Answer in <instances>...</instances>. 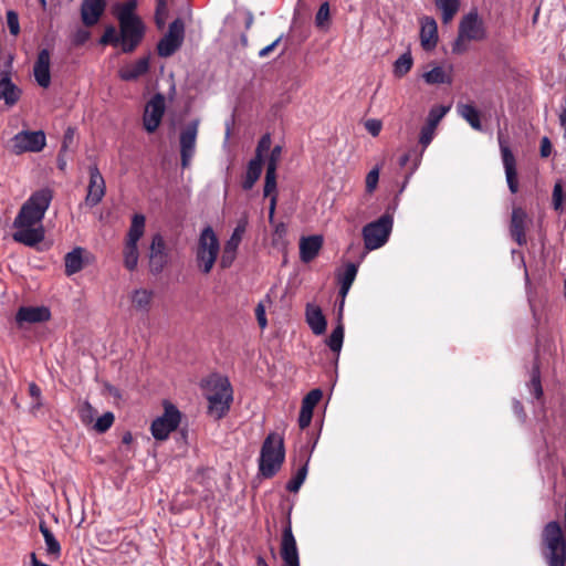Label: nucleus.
I'll use <instances>...</instances> for the list:
<instances>
[{
  "mask_svg": "<svg viewBox=\"0 0 566 566\" xmlns=\"http://www.w3.org/2000/svg\"><path fill=\"white\" fill-rule=\"evenodd\" d=\"M130 298L135 310L148 313L151 307L154 292L147 289H137L132 293Z\"/></svg>",
  "mask_w": 566,
  "mask_h": 566,
  "instance_id": "33",
  "label": "nucleus"
},
{
  "mask_svg": "<svg viewBox=\"0 0 566 566\" xmlns=\"http://www.w3.org/2000/svg\"><path fill=\"white\" fill-rule=\"evenodd\" d=\"M281 154H282V147L276 145L272 148L271 153H270V156H269V159H268V163H266V169H272V170H276L277 169V164L280 161V158H281Z\"/></svg>",
  "mask_w": 566,
  "mask_h": 566,
  "instance_id": "54",
  "label": "nucleus"
},
{
  "mask_svg": "<svg viewBox=\"0 0 566 566\" xmlns=\"http://www.w3.org/2000/svg\"><path fill=\"white\" fill-rule=\"evenodd\" d=\"M365 128L371 136L377 137L382 128V123L379 119H367Z\"/></svg>",
  "mask_w": 566,
  "mask_h": 566,
  "instance_id": "59",
  "label": "nucleus"
},
{
  "mask_svg": "<svg viewBox=\"0 0 566 566\" xmlns=\"http://www.w3.org/2000/svg\"><path fill=\"white\" fill-rule=\"evenodd\" d=\"M39 530L43 535L48 555L59 558L61 556V545L44 521L40 522Z\"/></svg>",
  "mask_w": 566,
  "mask_h": 566,
  "instance_id": "34",
  "label": "nucleus"
},
{
  "mask_svg": "<svg viewBox=\"0 0 566 566\" xmlns=\"http://www.w3.org/2000/svg\"><path fill=\"white\" fill-rule=\"evenodd\" d=\"M149 71V57H140L134 63L127 64L119 70V77L123 81H136Z\"/></svg>",
  "mask_w": 566,
  "mask_h": 566,
  "instance_id": "28",
  "label": "nucleus"
},
{
  "mask_svg": "<svg viewBox=\"0 0 566 566\" xmlns=\"http://www.w3.org/2000/svg\"><path fill=\"white\" fill-rule=\"evenodd\" d=\"M220 250L219 240L211 227H206L199 237L196 260L200 270L211 272Z\"/></svg>",
  "mask_w": 566,
  "mask_h": 566,
  "instance_id": "7",
  "label": "nucleus"
},
{
  "mask_svg": "<svg viewBox=\"0 0 566 566\" xmlns=\"http://www.w3.org/2000/svg\"><path fill=\"white\" fill-rule=\"evenodd\" d=\"M421 46L426 51L436 48L438 43V25L433 18L424 17L421 21L420 30Z\"/></svg>",
  "mask_w": 566,
  "mask_h": 566,
  "instance_id": "26",
  "label": "nucleus"
},
{
  "mask_svg": "<svg viewBox=\"0 0 566 566\" xmlns=\"http://www.w3.org/2000/svg\"><path fill=\"white\" fill-rule=\"evenodd\" d=\"M306 322L315 335H322L325 333L327 322L318 306L307 305Z\"/></svg>",
  "mask_w": 566,
  "mask_h": 566,
  "instance_id": "29",
  "label": "nucleus"
},
{
  "mask_svg": "<svg viewBox=\"0 0 566 566\" xmlns=\"http://www.w3.org/2000/svg\"><path fill=\"white\" fill-rule=\"evenodd\" d=\"M344 340V325L342 323V311L339 310V318L337 326L333 329L327 339V345L332 352L339 353Z\"/></svg>",
  "mask_w": 566,
  "mask_h": 566,
  "instance_id": "37",
  "label": "nucleus"
},
{
  "mask_svg": "<svg viewBox=\"0 0 566 566\" xmlns=\"http://www.w3.org/2000/svg\"><path fill=\"white\" fill-rule=\"evenodd\" d=\"M276 191V170L266 169L265 171V180H264V188H263V195L264 197H271Z\"/></svg>",
  "mask_w": 566,
  "mask_h": 566,
  "instance_id": "46",
  "label": "nucleus"
},
{
  "mask_svg": "<svg viewBox=\"0 0 566 566\" xmlns=\"http://www.w3.org/2000/svg\"><path fill=\"white\" fill-rule=\"evenodd\" d=\"M282 40V35L279 36L277 39H275L271 44L266 45L265 48H263L262 50L259 51V56L260 57H265L268 56L270 53H272L275 48L280 44Z\"/></svg>",
  "mask_w": 566,
  "mask_h": 566,
  "instance_id": "63",
  "label": "nucleus"
},
{
  "mask_svg": "<svg viewBox=\"0 0 566 566\" xmlns=\"http://www.w3.org/2000/svg\"><path fill=\"white\" fill-rule=\"evenodd\" d=\"M106 8V0H83L81 18L86 27L95 25Z\"/></svg>",
  "mask_w": 566,
  "mask_h": 566,
  "instance_id": "23",
  "label": "nucleus"
},
{
  "mask_svg": "<svg viewBox=\"0 0 566 566\" xmlns=\"http://www.w3.org/2000/svg\"><path fill=\"white\" fill-rule=\"evenodd\" d=\"M263 168V159H259L253 157L247 167L245 177L242 181V188L244 190H250L253 188L255 182L259 180Z\"/></svg>",
  "mask_w": 566,
  "mask_h": 566,
  "instance_id": "32",
  "label": "nucleus"
},
{
  "mask_svg": "<svg viewBox=\"0 0 566 566\" xmlns=\"http://www.w3.org/2000/svg\"><path fill=\"white\" fill-rule=\"evenodd\" d=\"M7 23L12 35L20 33L19 15L15 11L9 10L7 12Z\"/></svg>",
  "mask_w": 566,
  "mask_h": 566,
  "instance_id": "53",
  "label": "nucleus"
},
{
  "mask_svg": "<svg viewBox=\"0 0 566 566\" xmlns=\"http://www.w3.org/2000/svg\"><path fill=\"white\" fill-rule=\"evenodd\" d=\"M146 218L142 213H135L132 218L130 227L125 238L123 250L124 266L128 271H134L138 264V241L145 233Z\"/></svg>",
  "mask_w": 566,
  "mask_h": 566,
  "instance_id": "6",
  "label": "nucleus"
},
{
  "mask_svg": "<svg viewBox=\"0 0 566 566\" xmlns=\"http://www.w3.org/2000/svg\"><path fill=\"white\" fill-rule=\"evenodd\" d=\"M99 43L103 45H108V44L113 45V46L119 45L122 48L119 32L117 33L116 28L114 25H108L105 28V31L99 39Z\"/></svg>",
  "mask_w": 566,
  "mask_h": 566,
  "instance_id": "43",
  "label": "nucleus"
},
{
  "mask_svg": "<svg viewBox=\"0 0 566 566\" xmlns=\"http://www.w3.org/2000/svg\"><path fill=\"white\" fill-rule=\"evenodd\" d=\"M413 60L410 52L403 53L394 64V74L397 77L405 76L412 67Z\"/></svg>",
  "mask_w": 566,
  "mask_h": 566,
  "instance_id": "39",
  "label": "nucleus"
},
{
  "mask_svg": "<svg viewBox=\"0 0 566 566\" xmlns=\"http://www.w3.org/2000/svg\"><path fill=\"white\" fill-rule=\"evenodd\" d=\"M149 271L153 274H159L163 272L168 263V252L165 239L160 233H156L151 238V244L149 247Z\"/></svg>",
  "mask_w": 566,
  "mask_h": 566,
  "instance_id": "18",
  "label": "nucleus"
},
{
  "mask_svg": "<svg viewBox=\"0 0 566 566\" xmlns=\"http://www.w3.org/2000/svg\"><path fill=\"white\" fill-rule=\"evenodd\" d=\"M434 2L442 11L443 23H449L454 18L460 7L459 0H434Z\"/></svg>",
  "mask_w": 566,
  "mask_h": 566,
  "instance_id": "36",
  "label": "nucleus"
},
{
  "mask_svg": "<svg viewBox=\"0 0 566 566\" xmlns=\"http://www.w3.org/2000/svg\"><path fill=\"white\" fill-rule=\"evenodd\" d=\"M459 32L470 41H483L486 38V30L483 21L479 18L475 11H471L459 23Z\"/></svg>",
  "mask_w": 566,
  "mask_h": 566,
  "instance_id": "19",
  "label": "nucleus"
},
{
  "mask_svg": "<svg viewBox=\"0 0 566 566\" xmlns=\"http://www.w3.org/2000/svg\"><path fill=\"white\" fill-rule=\"evenodd\" d=\"M307 464L308 458L304 460L303 465L298 468L295 475L287 482L286 490L289 492L296 493L300 490L307 475Z\"/></svg>",
  "mask_w": 566,
  "mask_h": 566,
  "instance_id": "38",
  "label": "nucleus"
},
{
  "mask_svg": "<svg viewBox=\"0 0 566 566\" xmlns=\"http://www.w3.org/2000/svg\"><path fill=\"white\" fill-rule=\"evenodd\" d=\"M287 233V228L285 223L279 222L274 223V231H273V242H277L280 240H283Z\"/></svg>",
  "mask_w": 566,
  "mask_h": 566,
  "instance_id": "61",
  "label": "nucleus"
},
{
  "mask_svg": "<svg viewBox=\"0 0 566 566\" xmlns=\"http://www.w3.org/2000/svg\"><path fill=\"white\" fill-rule=\"evenodd\" d=\"M539 151H541V156L544 158H547L552 154V143L548 139V137H543L541 139Z\"/></svg>",
  "mask_w": 566,
  "mask_h": 566,
  "instance_id": "62",
  "label": "nucleus"
},
{
  "mask_svg": "<svg viewBox=\"0 0 566 566\" xmlns=\"http://www.w3.org/2000/svg\"><path fill=\"white\" fill-rule=\"evenodd\" d=\"M168 17V7L164 4L163 9L159 4H156L155 10V23L158 29H163L166 25V19Z\"/></svg>",
  "mask_w": 566,
  "mask_h": 566,
  "instance_id": "55",
  "label": "nucleus"
},
{
  "mask_svg": "<svg viewBox=\"0 0 566 566\" xmlns=\"http://www.w3.org/2000/svg\"><path fill=\"white\" fill-rule=\"evenodd\" d=\"M74 137H75V129L73 127H67L64 132L62 146H61V153H65L73 144H74Z\"/></svg>",
  "mask_w": 566,
  "mask_h": 566,
  "instance_id": "58",
  "label": "nucleus"
},
{
  "mask_svg": "<svg viewBox=\"0 0 566 566\" xmlns=\"http://www.w3.org/2000/svg\"><path fill=\"white\" fill-rule=\"evenodd\" d=\"M198 129L199 119H193L188 123L180 132V161L184 169L190 166L191 159L195 156Z\"/></svg>",
  "mask_w": 566,
  "mask_h": 566,
  "instance_id": "12",
  "label": "nucleus"
},
{
  "mask_svg": "<svg viewBox=\"0 0 566 566\" xmlns=\"http://www.w3.org/2000/svg\"><path fill=\"white\" fill-rule=\"evenodd\" d=\"M203 388L209 402L208 413L217 420L223 418L233 401V390L229 379L220 375H211L205 380Z\"/></svg>",
  "mask_w": 566,
  "mask_h": 566,
  "instance_id": "2",
  "label": "nucleus"
},
{
  "mask_svg": "<svg viewBox=\"0 0 566 566\" xmlns=\"http://www.w3.org/2000/svg\"><path fill=\"white\" fill-rule=\"evenodd\" d=\"M185 23L180 18L175 19L168 32L157 43V53L160 57H169L177 52L184 43Z\"/></svg>",
  "mask_w": 566,
  "mask_h": 566,
  "instance_id": "10",
  "label": "nucleus"
},
{
  "mask_svg": "<svg viewBox=\"0 0 566 566\" xmlns=\"http://www.w3.org/2000/svg\"><path fill=\"white\" fill-rule=\"evenodd\" d=\"M82 249L75 248L64 258L65 274L73 275L83 269Z\"/></svg>",
  "mask_w": 566,
  "mask_h": 566,
  "instance_id": "35",
  "label": "nucleus"
},
{
  "mask_svg": "<svg viewBox=\"0 0 566 566\" xmlns=\"http://www.w3.org/2000/svg\"><path fill=\"white\" fill-rule=\"evenodd\" d=\"M180 419V411L174 405L167 403L164 415L155 419L150 426L153 437L156 440H166L170 432L178 428Z\"/></svg>",
  "mask_w": 566,
  "mask_h": 566,
  "instance_id": "11",
  "label": "nucleus"
},
{
  "mask_svg": "<svg viewBox=\"0 0 566 566\" xmlns=\"http://www.w3.org/2000/svg\"><path fill=\"white\" fill-rule=\"evenodd\" d=\"M312 418H313V410L301 406V411H300V416H298V426L302 430L310 426Z\"/></svg>",
  "mask_w": 566,
  "mask_h": 566,
  "instance_id": "57",
  "label": "nucleus"
},
{
  "mask_svg": "<svg viewBox=\"0 0 566 566\" xmlns=\"http://www.w3.org/2000/svg\"><path fill=\"white\" fill-rule=\"evenodd\" d=\"M277 203V196L273 195L270 198V207H269V222L271 224H274V214H275V208Z\"/></svg>",
  "mask_w": 566,
  "mask_h": 566,
  "instance_id": "64",
  "label": "nucleus"
},
{
  "mask_svg": "<svg viewBox=\"0 0 566 566\" xmlns=\"http://www.w3.org/2000/svg\"><path fill=\"white\" fill-rule=\"evenodd\" d=\"M530 388L536 399H541L543 396V388L541 382L539 367L536 365L532 369V377L530 381Z\"/></svg>",
  "mask_w": 566,
  "mask_h": 566,
  "instance_id": "44",
  "label": "nucleus"
},
{
  "mask_svg": "<svg viewBox=\"0 0 566 566\" xmlns=\"http://www.w3.org/2000/svg\"><path fill=\"white\" fill-rule=\"evenodd\" d=\"M392 217L389 214H382L376 221L367 223L363 228L365 248L373 251L386 244L392 230Z\"/></svg>",
  "mask_w": 566,
  "mask_h": 566,
  "instance_id": "8",
  "label": "nucleus"
},
{
  "mask_svg": "<svg viewBox=\"0 0 566 566\" xmlns=\"http://www.w3.org/2000/svg\"><path fill=\"white\" fill-rule=\"evenodd\" d=\"M97 411L88 401H85L78 408V417L84 424H91L94 421Z\"/></svg>",
  "mask_w": 566,
  "mask_h": 566,
  "instance_id": "47",
  "label": "nucleus"
},
{
  "mask_svg": "<svg viewBox=\"0 0 566 566\" xmlns=\"http://www.w3.org/2000/svg\"><path fill=\"white\" fill-rule=\"evenodd\" d=\"M255 317L259 323V326L263 329L268 325V319L265 316V307L262 303H259L255 307Z\"/></svg>",
  "mask_w": 566,
  "mask_h": 566,
  "instance_id": "60",
  "label": "nucleus"
},
{
  "mask_svg": "<svg viewBox=\"0 0 566 566\" xmlns=\"http://www.w3.org/2000/svg\"><path fill=\"white\" fill-rule=\"evenodd\" d=\"M469 42L470 40L462 36V33L458 31V36L452 43V53L457 55L465 53L469 50Z\"/></svg>",
  "mask_w": 566,
  "mask_h": 566,
  "instance_id": "51",
  "label": "nucleus"
},
{
  "mask_svg": "<svg viewBox=\"0 0 566 566\" xmlns=\"http://www.w3.org/2000/svg\"><path fill=\"white\" fill-rule=\"evenodd\" d=\"M271 144L272 142L270 134H264L258 143L254 157L263 159L264 154L270 150Z\"/></svg>",
  "mask_w": 566,
  "mask_h": 566,
  "instance_id": "52",
  "label": "nucleus"
},
{
  "mask_svg": "<svg viewBox=\"0 0 566 566\" xmlns=\"http://www.w3.org/2000/svg\"><path fill=\"white\" fill-rule=\"evenodd\" d=\"M458 114L475 130H482L480 112L473 104L458 103Z\"/></svg>",
  "mask_w": 566,
  "mask_h": 566,
  "instance_id": "31",
  "label": "nucleus"
},
{
  "mask_svg": "<svg viewBox=\"0 0 566 566\" xmlns=\"http://www.w3.org/2000/svg\"><path fill=\"white\" fill-rule=\"evenodd\" d=\"M53 199V191L50 188H42L31 195L22 205L14 221V228H30L40 223Z\"/></svg>",
  "mask_w": 566,
  "mask_h": 566,
  "instance_id": "3",
  "label": "nucleus"
},
{
  "mask_svg": "<svg viewBox=\"0 0 566 566\" xmlns=\"http://www.w3.org/2000/svg\"><path fill=\"white\" fill-rule=\"evenodd\" d=\"M46 145V137L43 130H22L10 139V149L14 155L23 153H39Z\"/></svg>",
  "mask_w": 566,
  "mask_h": 566,
  "instance_id": "9",
  "label": "nucleus"
},
{
  "mask_svg": "<svg viewBox=\"0 0 566 566\" xmlns=\"http://www.w3.org/2000/svg\"><path fill=\"white\" fill-rule=\"evenodd\" d=\"M322 397L323 392L321 389H313L303 398L302 407L314 410L316 405L321 401Z\"/></svg>",
  "mask_w": 566,
  "mask_h": 566,
  "instance_id": "49",
  "label": "nucleus"
},
{
  "mask_svg": "<svg viewBox=\"0 0 566 566\" xmlns=\"http://www.w3.org/2000/svg\"><path fill=\"white\" fill-rule=\"evenodd\" d=\"M379 167L376 166L367 174L365 180L367 193H373L376 190L379 181Z\"/></svg>",
  "mask_w": 566,
  "mask_h": 566,
  "instance_id": "50",
  "label": "nucleus"
},
{
  "mask_svg": "<svg viewBox=\"0 0 566 566\" xmlns=\"http://www.w3.org/2000/svg\"><path fill=\"white\" fill-rule=\"evenodd\" d=\"M50 318L51 312L46 306H21L15 314V322L19 326H23L24 323H44Z\"/></svg>",
  "mask_w": 566,
  "mask_h": 566,
  "instance_id": "21",
  "label": "nucleus"
},
{
  "mask_svg": "<svg viewBox=\"0 0 566 566\" xmlns=\"http://www.w3.org/2000/svg\"><path fill=\"white\" fill-rule=\"evenodd\" d=\"M358 272V266L355 263H348L345 268L344 273L338 277L339 283V296L342 297L340 311H343L344 301L350 286L353 285Z\"/></svg>",
  "mask_w": 566,
  "mask_h": 566,
  "instance_id": "30",
  "label": "nucleus"
},
{
  "mask_svg": "<svg viewBox=\"0 0 566 566\" xmlns=\"http://www.w3.org/2000/svg\"><path fill=\"white\" fill-rule=\"evenodd\" d=\"M315 24L319 29L328 28L331 24V8L327 1L323 2L315 15Z\"/></svg>",
  "mask_w": 566,
  "mask_h": 566,
  "instance_id": "41",
  "label": "nucleus"
},
{
  "mask_svg": "<svg viewBox=\"0 0 566 566\" xmlns=\"http://www.w3.org/2000/svg\"><path fill=\"white\" fill-rule=\"evenodd\" d=\"M0 98L9 106L14 105L19 98L21 91L12 83L10 71H1L0 73Z\"/></svg>",
  "mask_w": 566,
  "mask_h": 566,
  "instance_id": "27",
  "label": "nucleus"
},
{
  "mask_svg": "<svg viewBox=\"0 0 566 566\" xmlns=\"http://www.w3.org/2000/svg\"><path fill=\"white\" fill-rule=\"evenodd\" d=\"M542 553L548 566H566V538L558 522H548L542 531Z\"/></svg>",
  "mask_w": 566,
  "mask_h": 566,
  "instance_id": "4",
  "label": "nucleus"
},
{
  "mask_svg": "<svg viewBox=\"0 0 566 566\" xmlns=\"http://www.w3.org/2000/svg\"><path fill=\"white\" fill-rule=\"evenodd\" d=\"M565 200V193L560 182H556L553 189V205L558 210Z\"/></svg>",
  "mask_w": 566,
  "mask_h": 566,
  "instance_id": "56",
  "label": "nucleus"
},
{
  "mask_svg": "<svg viewBox=\"0 0 566 566\" xmlns=\"http://www.w3.org/2000/svg\"><path fill=\"white\" fill-rule=\"evenodd\" d=\"M50 63V51L48 49L40 50L33 65V75L36 83L43 88L49 87L51 84Z\"/></svg>",
  "mask_w": 566,
  "mask_h": 566,
  "instance_id": "22",
  "label": "nucleus"
},
{
  "mask_svg": "<svg viewBox=\"0 0 566 566\" xmlns=\"http://www.w3.org/2000/svg\"><path fill=\"white\" fill-rule=\"evenodd\" d=\"M323 247L322 235L303 237L300 240V259L304 263H310L319 253Z\"/></svg>",
  "mask_w": 566,
  "mask_h": 566,
  "instance_id": "24",
  "label": "nucleus"
},
{
  "mask_svg": "<svg viewBox=\"0 0 566 566\" xmlns=\"http://www.w3.org/2000/svg\"><path fill=\"white\" fill-rule=\"evenodd\" d=\"M434 132H436V128H432L430 126H427V125H423L421 130H420V136H419V144L422 146V149L419 154V159L418 161H420V157L422 156L424 149L430 145V143L432 142L433 137H434Z\"/></svg>",
  "mask_w": 566,
  "mask_h": 566,
  "instance_id": "48",
  "label": "nucleus"
},
{
  "mask_svg": "<svg viewBox=\"0 0 566 566\" xmlns=\"http://www.w3.org/2000/svg\"><path fill=\"white\" fill-rule=\"evenodd\" d=\"M165 113V97L156 94L146 104L143 125L147 133H155L159 127Z\"/></svg>",
  "mask_w": 566,
  "mask_h": 566,
  "instance_id": "13",
  "label": "nucleus"
},
{
  "mask_svg": "<svg viewBox=\"0 0 566 566\" xmlns=\"http://www.w3.org/2000/svg\"><path fill=\"white\" fill-rule=\"evenodd\" d=\"M449 109L450 107L442 105L432 107L428 114L427 122L424 125L430 126L432 128H437L440 120L446 116Z\"/></svg>",
  "mask_w": 566,
  "mask_h": 566,
  "instance_id": "42",
  "label": "nucleus"
},
{
  "mask_svg": "<svg viewBox=\"0 0 566 566\" xmlns=\"http://www.w3.org/2000/svg\"><path fill=\"white\" fill-rule=\"evenodd\" d=\"M115 417L113 412L107 411L104 415H102L97 420L95 421L93 429L97 431L98 433L106 432L114 423Z\"/></svg>",
  "mask_w": 566,
  "mask_h": 566,
  "instance_id": "45",
  "label": "nucleus"
},
{
  "mask_svg": "<svg viewBox=\"0 0 566 566\" xmlns=\"http://www.w3.org/2000/svg\"><path fill=\"white\" fill-rule=\"evenodd\" d=\"M17 229L18 231L12 234V238L18 243L33 248L44 240L45 232L42 226Z\"/></svg>",
  "mask_w": 566,
  "mask_h": 566,
  "instance_id": "25",
  "label": "nucleus"
},
{
  "mask_svg": "<svg viewBox=\"0 0 566 566\" xmlns=\"http://www.w3.org/2000/svg\"><path fill=\"white\" fill-rule=\"evenodd\" d=\"M137 6V0H127L114 7L123 53H133L145 36L146 28L142 18L136 13Z\"/></svg>",
  "mask_w": 566,
  "mask_h": 566,
  "instance_id": "1",
  "label": "nucleus"
},
{
  "mask_svg": "<svg viewBox=\"0 0 566 566\" xmlns=\"http://www.w3.org/2000/svg\"><path fill=\"white\" fill-rule=\"evenodd\" d=\"M281 557L283 560L282 566H300V557L296 545V539L292 532V523L290 516L282 532L281 539Z\"/></svg>",
  "mask_w": 566,
  "mask_h": 566,
  "instance_id": "15",
  "label": "nucleus"
},
{
  "mask_svg": "<svg viewBox=\"0 0 566 566\" xmlns=\"http://www.w3.org/2000/svg\"><path fill=\"white\" fill-rule=\"evenodd\" d=\"M423 78L428 84H443L450 83V77L446 74L441 66H436L431 71L423 74Z\"/></svg>",
  "mask_w": 566,
  "mask_h": 566,
  "instance_id": "40",
  "label": "nucleus"
},
{
  "mask_svg": "<svg viewBox=\"0 0 566 566\" xmlns=\"http://www.w3.org/2000/svg\"><path fill=\"white\" fill-rule=\"evenodd\" d=\"M285 460L283 438L271 432L264 439L259 458V472L265 479L273 478L281 469Z\"/></svg>",
  "mask_w": 566,
  "mask_h": 566,
  "instance_id": "5",
  "label": "nucleus"
},
{
  "mask_svg": "<svg viewBox=\"0 0 566 566\" xmlns=\"http://www.w3.org/2000/svg\"><path fill=\"white\" fill-rule=\"evenodd\" d=\"M502 161L505 170L506 182L510 191L516 193L518 191V179L516 170V159L510 147L499 137Z\"/></svg>",
  "mask_w": 566,
  "mask_h": 566,
  "instance_id": "20",
  "label": "nucleus"
},
{
  "mask_svg": "<svg viewBox=\"0 0 566 566\" xmlns=\"http://www.w3.org/2000/svg\"><path fill=\"white\" fill-rule=\"evenodd\" d=\"M531 223L532 219L528 217L525 209L522 207H513L510 221V235L517 245H526V230Z\"/></svg>",
  "mask_w": 566,
  "mask_h": 566,
  "instance_id": "14",
  "label": "nucleus"
},
{
  "mask_svg": "<svg viewBox=\"0 0 566 566\" xmlns=\"http://www.w3.org/2000/svg\"><path fill=\"white\" fill-rule=\"evenodd\" d=\"M88 174L90 181L85 197V205L92 208L103 200L106 192V185L97 165H91L88 167Z\"/></svg>",
  "mask_w": 566,
  "mask_h": 566,
  "instance_id": "17",
  "label": "nucleus"
},
{
  "mask_svg": "<svg viewBox=\"0 0 566 566\" xmlns=\"http://www.w3.org/2000/svg\"><path fill=\"white\" fill-rule=\"evenodd\" d=\"M248 220L247 218H242L238 221L237 227L234 228L230 239L226 242L223 247V252L220 260V266L222 269H228L232 265L237 250L242 241V237L247 230Z\"/></svg>",
  "mask_w": 566,
  "mask_h": 566,
  "instance_id": "16",
  "label": "nucleus"
}]
</instances>
